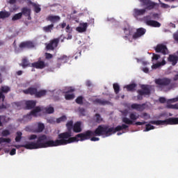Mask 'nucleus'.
<instances>
[{
    "instance_id": "40",
    "label": "nucleus",
    "mask_w": 178,
    "mask_h": 178,
    "mask_svg": "<svg viewBox=\"0 0 178 178\" xmlns=\"http://www.w3.org/2000/svg\"><path fill=\"white\" fill-rule=\"evenodd\" d=\"M65 98L67 101L74 99V94L65 93Z\"/></svg>"
},
{
    "instance_id": "16",
    "label": "nucleus",
    "mask_w": 178,
    "mask_h": 178,
    "mask_svg": "<svg viewBox=\"0 0 178 178\" xmlns=\"http://www.w3.org/2000/svg\"><path fill=\"white\" fill-rule=\"evenodd\" d=\"M45 129V125L42 122H38L37 127L33 129V133H42Z\"/></svg>"
},
{
    "instance_id": "26",
    "label": "nucleus",
    "mask_w": 178,
    "mask_h": 178,
    "mask_svg": "<svg viewBox=\"0 0 178 178\" xmlns=\"http://www.w3.org/2000/svg\"><path fill=\"white\" fill-rule=\"evenodd\" d=\"M54 24H51L50 25H47L42 28L43 31L45 33H51L52 30H54Z\"/></svg>"
},
{
    "instance_id": "2",
    "label": "nucleus",
    "mask_w": 178,
    "mask_h": 178,
    "mask_svg": "<svg viewBox=\"0 0 178 178\" xmlns=\"http://www.w3.org/2000/svg\"><path fill=\"white\" fill-rule=\"evenodd\" d=\"M72 137V132H64L58 135L56 140H49L47 141V135L42 134L38 137L36 142H29L31 149H40V148H49L52 147H59L60 145H67L70 140H65V138Z\"/></svg>"
},
{
    "instance_id": "36",
    "label": "nucleus",
    "mask_w": 178,
    "mask_h": 178,
    "mask_svg": "<svg viewBox=\"0 0 178 178\" xmlns=\"http://www.w3.org/2000/svg\"><path fill=\"white\" fill-rule=\"evenodd\" d=\"M17 136L15 137V141L16 143H20L22 140V136H23V134L21 131H17Z\"/></svg>"
},
{
    "instance_id": "56",
    "label": "nucleus",
    "mask_w": 178,
    "mask_h": 178,
    "mask_svg": "<svg viewBox=\"0 0 178 178\" xmlns=\"http://www.w3.org/2000/svg\"><path fill=\"white\" fill-rule=\"evenodd\" d=\"M145 123H147V122L143 121V122H136L135 123L136 126H143V124H145Z\"/></svg>"
},
{
    "instance_id": "42",
    "label": "nucleus",
    "mask_w": 178,
    "mask_h": 178,
    "mask_svg": "<svg viewBox=\"0 0 178 178\" xmlns=\"http://www.w3.org/2000/svg\"><path fill=\"white\" fill-rule=\"evenodd\" d=\"M67 118L66 117V115H63L56 119V122L60 123L61 122H65V120H67Z\"/></svg>"
},
{
    "instance_id": "5",
    "label": "nucleus",
    "mask_w": 178,
    "mask_h": 178,
    "mask_svg": "<svg viewBox=\"0 0 178 178\" xmlns=\"http://www.w3.org/2000/svg\"><path fill=\"white\" fill-rule=\"evenodd\" d=\"M141 90H138V95H137V99L138 101H142L143 96L146 95H151V86L149 85H141L140 86Z\"/></svg>"
},
{
    "instance_id": "55",
    "label": "nucleus",
    "mask_w": 178,
    "mask_h": 178,
    "mask_svg": "<svg viewBox=\"0 0 178 178\" xmlns=\"http://www.w3.org/2000/svg\"><path fill=\"white\" fill-rule=\"evenodd\" d=\"M45 58L46 59H52V58H54V56L49 53H45Z\"/></svg>"
},
{
    "instance_id": "10",
    "label": "nucleus",
    "mask_w": 178,
    "mask_h": 178,
    "mask_svg": "<svg viewBox=\"0 0 178 178\" xmlns=\"http://www.w3.org/2000/svg\"><path fill=\"white\" fill-rule=\"evenodd\" d=\"M31 67H35V69H45L48 67V64L45 63L44 60H38L35 63H31Z\"/></svg>"
},
{
    "instance_id": "8",
    "label": "nucleus",
    "mask_w": 178,
    "mask_h": 178,
    "mask_svg": "<svg viewBox=\"0 0 178 178\" xmlns=\"http://www.w3.org/2000/svg\"><path fill=\"white\" fill-rule=\"evenodd\" d=\"M129 118L127 117L122 118V123H124L122 124H125V126H127V124H134L133 121L137 120L138 119V115H136V114L131 113L129 115Z\"/></svg>"
},
{
    "instance_id": "38",
    "label": "nucleus",
    "mask_w": 178,
    "mask_h": 178,
    "mask_svg": "<svg viewBox=\"0 0 178 178\" xmlns=\"http://www.w3.org/2000/svg\"><path fill=\"white\" fill-rule=\"evenodd\" d=\"M114 92L115 94H119V91H120V86L118 83H113V85Z\"/></svg>"
},
{
    "instance_id": "46",
    "label": "nucleus",
    "mask_w": 178,
    "mask_h": 178,
    "mask_svg": "<svg viewBox=\"0 0 178 178\" xmlns=\"http://www.w3.org/2000/svg\"><path fill=\"white\" fill-rule=\"evenodd\" d=\"M167 108L168 109H178V104H168Z\"/></svg>"
},
{
    "instance_id": "41",
    "label": "nucleus",
    "mask_w": 178,
    "mask_h": 178,
    "mask_svg": "<svg viewBox=\"0 0 178 178\" xmlns=\"http://www.w3.org/2000/svg\"><path fill=\"white\" fill-rule=\"evenodd\" d=\"M83 96H79L75 99V102L78 104V105H83Z\"/></svg>"
},
{
    "instance_id": "30",
    "label": "nucleus",
    "mask_w": 178,
    "mask_h": 178,
    "mask_svg": "<svg viewBox=\"0 0 178 178\" xmlns=\"http://www.w3.org/2000/svg\"><path fill=\"white\" fill-rule=\"evenodd\" d=\"M136 87H137V84H136V83H131L129 85H127L125 86V88H127V91H135Z\"/></svg>"
},
{
    "instance_id": "18",
    "label": "nucleus",
    "mask_w": 178,
    "mask_h": 178,
    "mask_svg": "<svg viewBox=\"0 0 178 178\" xmlns=\"http://www.w3.org/2000/svg\"><path fill=\"white\" fill-rule=\"evenodd\" d=\"M145 24L147 26H150V27H160L161 23H159L158 21L155 20H146Z\"/></svg>"
},
{
    "instance_id": "35",
    "label": "nucleus",
    "mask_w": 178,
    "mask_h": 178,
    "mask_svg": "<svg viewBox=\"0 0 178 178\" xmlns=\"http://www.w3.org/2000/svg\"><path fill=\"white\" fill-rule=\"evenodd\" d=\"M10 105H9L8 103H2L0 104V113L3 111H5V109H8Z\"/></svg>"
},
{
    "instance_id": "24",
    "label": "nucleus",
    "mask_w": 178,
    "mask_h": 178,
    "mask_svg": "<svg viewBox=\"0 0 178 178\" xmlns=\"http://www.w3.org/2000/svg\"><path fill=\"white\" fill-rule=\"evenodd\" d=\"M165 65H166V61L163 60L161 62L153 64L152 65V69H159V67H161V66H165Z\"/></svg>"
},
{
    "instance_id": "12",
    "label": "nucleus",
    "mask_w": 178,
    "mask_h": 178,
    "mask_svg": "<svg viewBox=\"0 0 178 178\" xmlns=\"http://www.w3.org/2000/svg\"><path fill=\"white\" fill-rule=\"evenodd\" d=\"M154 49L158 54H163V55L168 54V47L165 44H157Z\"/></svg>"
},
{
    "instance_id": "28",
    "label": "nucleus",
    "mask_w": 178,
    "mask_h": 178,
    "mask_svg": "<svg viewBox=\"0 0 178 178\" xmlns=\"http://www.w3.org/2000/svg\"><path fill=\"white\" fill-rule=\"evenodd\" d=\"M58 62H60V63H67L69 60V57L66 55H63L60 58H58Z\"/></svg>"
},
{
    "instance_id": "47",
    "label": "nucleus",
    "mask_w": 178,
    "mask_h": 178,
    "mask_svg": "<svg viewBox=\"0 0 178 178\" xmlns=\"http://www.w3.org/2000/svg\"><path fill=\"white\" fill-rule=\"evenodd\" d=\"M1 135L3 137H8V136H10V131L8 129H5L2 131Z\"/></svg>"
},
{
    "instance_id": "44",
    "label": "nucleus",
    "mask_w": 178,
    "mask_h": 178,
    "mask_svg": "<svg viewBox=\"0 0 178 178\" xmlns=\"http://www.w3.org/2000/svg\"><path fill=\"white\" fill-rule=\"evenodd\" d=\"M1 117L2 123H8V122L10 120V118L8 117H6V115H1Z\"/></svg>"
},
{
    "instance_id": "49",
    "label": "nucleus",
    "mask_w": 178,
    "mask_h": 178,
    "mask_svg": "<svg viewBox=\"0 0 178 178\" xmlns=\"http://www.w3.org/2000/svg\"><path fill=\"white\" fill-rule=\"evenodd\" d=\"M140 118H142L143 119H145L147 120L148 119H150L151 116L148 113H143L142 114V115L140 116Z\"/></svg>"
},
{
    "instance_id": "33",
    "label": "nucleus",
    "mask_w": 178,
    "mask_h": 178,
    "mask_svg": "<svg viewBox=\"0 0 178 178\" xmlns=\"http://www.w3.org/2000/svg\"><path fill=\"white\" fill-rule=\"evenodd\" d=\"M22 17H23V13H19L15 14L13 17L12 20L13 22H16V20H20V19H22Z\"/></svg>"
},
{
    "instance_id": "23",
    "label": "nucleus",
    "mask_w": 178,
    "mask_h": 178,
    "mask_svg": "<svg viewBox=\"0 0 178 178\" xmlns=\"http://www.w3.org/2000/svg\"><path fill=\"white\" fill-rule=\"evenodd\" d=\"M19 65L20 66L23 67L24 69V67H29L31 66L27 58H24L22 60V63Z\"/></svg>"
},
{
    "instance_id": "43",
    "label": "nucleus",
    "mask_w": 178,
    "mask_h": 178,
    "mask_svg": "<svg viewBox=\"0 0 178 178\" xmlns=\"http://www.w3.org/2000/svg\"><path fill=\"white\" fill-rule=\"evenodd\" d=\"M154 129H155V127L151 125L150 124H147L145 125V129L144 131H149V130H154Z\"/></svg>"
},
{
    "instance_id": "4",
    "label": "nucleus",
    "mask_w": 178,
    "mask_h": 178,
    "mask_svg": "<svg viewBox=\"0 0 178 178\" xmlns=\"http://www.w3.org/2000/svg\"><path fill=\"white\" fill-rule=\"evenodd\" d=\"M24 94L26 95H34L35 98H42L47 95L46 90H40L38 91L37 88L29 87L26 90H23Z\"/></svg>"
},
{
    "instance_id": "60",
    "label": "nucleus",
    "mask_w": 178,
    "mask_h": 178,
    "mask_svg": "<svg viewBox=\"0 0 178 178\" xmlns=\"http://www.w3.org/2000/svg\"><path fill=\"white\" fill-rule=\"evenodd\" d=\"M10 155L13 156V155H16V149L13 148L11 149V151L10 152Z\"/></svg>"
},
{
    "instance_id": "31",
    "label": "nucleus",
    "mask_w": 178,
    "mask_h": 178,
    "mask_svg": "<svg viewBox=\"0 0 178 178\" xmlns=\"http://www.w3.org/2000/svg\"><path fill=\"white\" fill-rule=\"evenodd\" d=\"M0 91L3 94H8V92H10V87H9L8 86H3L1 87Z\"/></svg>"
},
{
    "instance_id": "22",
    "label": "nucleus",
    "mask_w": 178,
    "mask_h": 178,
    "mask_svg": "<svg viewBox=\"0 0 178 178\" xmlns=\"http://www.w3.org/2000/svg\"><path fill=\"white\" fill-rule=\"evenodd\" d=\"M94 104H98L99 105H109L111 102L108 100L101 99H96L94 100Z\"/></svg>"
},
{
    "instance_id": "52",
    "label": "nucleus",
    "mask_w": 178,
    "mask_h": 178,
    "mask_svg": "<svg viewBox=\"0 0 178 178\" xmlns=\"http://www.w3.org/2000/svg\"><path fill=\"white\" fill-rule=\"evenodd\" d=\"M159 58H161V56L159 54H153L152 60H158Z\"/></svg>"
},
{
    "instance_id": "59",
    "label": "nucleus",
    "mask_w": 178,
    "mask_h": 178,
    "mask_svg": "<svg viewBox=\"0 0 178 178\" xmlns=\"http://www.w3.org/2000/svg\"><path fill=\"white\" fill-rule=\"evenodd\" d=\"M159 101L161 104H165V102H166V99L165 97H160Z\"/></svg>"
},
{
    "instance_id": "57",
    "label": "nucleus",
    "mask_w": 178,
    "mask_h": 178,
    "mask_svg": "<svg viewBox=\"0 0 178 178\" xmlns=\"http://www.w3.org/2000/svg\"><path fill=\"white\" fill-rule=\"evenodd\" d=\"M14 105L17 106V108H22V102H14Z\"/></svg>"
},
{
    "instance_id": "63",
    "label": "nucleus",
    "mask_w": 178,
    "mask_h": 178,
    "mask_svg": "<svg viewBox=\"0 0 178 178\" xmlns=\"http://www.w3.org/2000/svg\"><path fill=\"white\" fill-rule=\"evenodd\" d=\"M90 140L91 141H99V138L93 136V137L90 138Z\"/></svg>"
},
{
    "instance_id": "50",
    "label": "nucleus",
    "mask_w": 178,
    "mask_h": 178,
    "mask_svg": "<svg viewBox=\"0 0 178 178\" xmlns=\"http://www.w3.org/2000/svg\"><path fill=\"white\" fill-rule=\"evenodd\" d=\"M38 136L35 134H31L28 137V140H35L37 139Z\"/></svg>"
},
{
    "instance_id": "29",
    "label": "nucleus",
    "mask_w": 178,
    "mask_h": 178,
    "mask_svg": "<svg viewBox=\"0 0 178 178\" xmlns=\"http://www.w3.org/2000/svg\"><path fill=\"white\" fill-rule=\"evenodd\" d=\"M42 111L45 112V113H48L49 115H51V113H54L55 112V109L52 106H48L42 108Z\"/></svg>"
},
{
    "instance_id": "11",
    "label": "nucleus",
    "mask_w": 178,
    "mask_h": 178,
    "mask_svg": "<svg viewBox=\"0 0 178 178\" xmlns=\"http://www.w3.org/2000/svg\"><path fill=\"white\" fill-rule=\"evenodd\" d=\"M145 33H147V29L144 28H138L136 29V32L134 33L132 38L134 40H137L138 38H140V37H143Z\"/></svg>"
},
{
    "instance_id": "58",
    "label": "nucleus",
    "mask_w": 178,
    "mask_h": 178,
    "mask_svg": "<svg viewBox=\"0 0 178 178\" xmlns=\"http://www.w3.org/2000/svg\"><path fill=\"white\" fill-rule=\"evenodd\" d=\"M0 99H2V103H3V101H5V95L1 92L0 90Z\"/></svg>"
},
{
    "instance_id": "1",
    "label": "nucleus",
    "mask_w": 178,
    "mask_h": 178,
    "mask_svg": "<svg viewBox=\"0 0 178 178\" xmlns=\"http://www.w3.org/2000/svg\"><path fill=\"white\" fill-rule=\"evenodd\" d=\"M129 129V125L122 124L118 125L115 128L109 127V125H99L97 128L92 131L91 130H88L84 133H81L77 134L75 137L70 136L67 138H65V141H70L67 144H72V143H76L79 141L78 138H80V141H86V140H90L91 137H95L97 136H105V137H109L112 134H115L116 131H120L121 130H126Z\"/></svg>"
},
{
    "instance_id": "15",
    "label": "nucleus",
    "mask_w": 178,
    "mask_h": 178,
    "mask_svg": "<svg viewBox=\"0 0 178 178\" xmlns=\"http://www.w3.org/2000/svg\"><path fill=\"white\" fill-rule=\"evenodd\" d=\"M26 109H34L35 108V105H37V102L35 100H27L25 102Z\"/></svg>"
},
{
    "instance_id": "45",
    "label": "nucleus",
    "mask_w": 178,
    "mask_h": 178,
    "mask_svg": "<svg viewBox=\"0 0 178 178\" xmlns=\"http://www.w3.org/2000/svg\"><path fill=\"white\" fill-rule=\"evenodd\" d=\"M66 127L68 130H72V129H73V121L70 120L67 122Z\"/></svg>"
},
{
    "instance_id": "17",
    "label": "nucleus",
    "mask_w": 178,
    "mask_h": 178,
    "mask_svg": "<svg viewBox=\"0 0 178 178\" xmlns=\"http://www.w3.org/2000/svg\"><path fill=\"white\" fill-rule=\"evenodd\" d=\"M19 48H34V43L31 41L22 42L19 44Z\"/></svg>"
},
{
    "instance_id": "14",
    "label": "nucleus",
    "mask_w": 178,
    "mask_h": 178,
    "mask_svg": "<svg viewBox=\"0 0 178 178\" xmlns=\"http://www.w3.org/2000/svg\"><path fill=\"white\" fill-rule=\"evenodd\" d=\"M131 109H135L138 112H143V111L145 109V104H138L134 103L131 105Z\"/></svg>"
},
{
    "instance_id": "20",
    "label": "nucleus",
    "mask_w": 178,
    "mask_h": 178,
    "mask_svg": "<svg viewBox=\"0 0 178 178\" xmlns=\"http://www.w3.org/2000/svg\"><path fill=\"white\" fill-rule=\"evenodd\" d=\"M87 27H88L87 22L80 24V26L76 28V31H79V33H84V31H87Z\"/></svg>"
},
{
    "instance_id": "27",
    "label": "nucleus",
    "mask_w": 178,
    "mask_h": 178,
    "mask_svg": "<svg viewBox=\"0 0 178 178\" xmlns=\"http://www.w3.org/2000/svg\"><path fill=\"white\" fill-rule=\"evenodd\" d=\"M10 16V13L8 11H0V19H8Z\"/></svg>"
},
{
    "instance_id": "39",
    "label": "nucleus",
    "mask_w": 178,
    "mask_h": 178,
    "mask_svg": "<svg viewBox=\"0 0 178 178\" xmlns=\"http://www.w3.org/2000/svg\"><path fill=\"white\" fill-rule=\"evenodd\" d=\"M33 9L35 13H40L41 12V6L38 4H33Z\"/></svg>"
},
{
    "instance_id": "51",
    "label": "nucleus",
    "mask_w": 178,
    "mask_h": 178,
    "mask_svg": "<svg viewBox=\"0 0 178 178\" xmlns=\"http://www.w3.org/2000/svg\"><path fill=\"white\" fill-rule=\"evenodd\" d=\"M33 114H31V111L30 112V113L26 115L25 116H24V119H27V120H31Z\"/></svg>"
},
{
    "instance_id": "32",
    "label": "nucleus",
    "mask_w": 178,
    "mask_h": 178,
    "mask_svg": "<svg viewBox=\"0 0 178 178\" xmlns=\"http://www.w3.org/2000/svg\"><path fill=\"white\" fill-rule=\"evenodd\" d=\"M15 147L17 149H19V148H26V149H31L30 142L25 144V145H16Z\"/></svg>"
},
{
    "instance_id": "64",
    "label": "nucleus",
    "mask_w": 178,
    "mask_h": 178,
    "mask_svg": "<svg viewBox=\"0 0 178 178\" xmlns=\"http://www.w3.org/2000/svg\"><path fill=\"white\" fill-rule=\"evenodd\" d=\"M69 92H74V89L70 88L68 90L65 92V94H69Z\"/></svg>"
},
{
    "instance_id": "7",
    "label": "nucleus",
    "mask_w": 178,
    "mask_h": 178,
    "mask_svg": "<svg viewBox=\"0 0 178 178\" xmlns=\"http://www.w3.org/2000/svg\"><path fill=\"white\" fill-rule=\"evenodd\" d=\"M172 83V79L169 78H162L155 79V83L160 87H168Z\"/></svg>"
},
{
    "instance_id": "21",
    "label": "nucleus",
    "mask_w": 178,
    "mask_h": 178,
    "mask_svg": "<svg viewBox=\"0 0 178 178\" xmlns=\"http://www.w3.org/2000/svg\"><path fill=\"white\" fill-rule=\"evenodd\" d=\"M73 130L74 133H81V122H77L74 124Z\"/></svg>"
},
{
    "instance_id": "62",
    "label": "nucleus",
    "mask_w": 178,
    "mask_h": 178,
    "mask_svg": "<svg viewBox=\"0 0 178 178\" xmlns=\"http://www.w3.org/2000/svg\"><path fill=\"white\" fill-rule=\"evenodd\" d=\"M161 8H163L164 9H167V8H169V5L164 3H161Z\"/></svg>"
},
{
    "instance_id": "34",
    "label": "nucleus",
    "mask_w": 178,
    "mask_h": 178,
    "mask_svg": "<svg viewBox=\"0 0 178 178\" xmlns=\"http://www.w3.org/2000/svg\"><path fill=\"white\" fill-rule=\"evenodd\" d=\"M38 112H41V107L40 106L35 107L33 110L31 111V115H33V116H37V113H38Z\"/></svg>"
},
{
    "instance_id": "19",
    "label": "nucleus",
    "mask_w": 178,
    "mask_h": 178,
    "mask_svg": "<svg viewBox=\"0 0 178 178\" xmlns=\"http://www.w3.org/2000/svg\"><path fill=\"white\" fill-rule=\"evenodd\" d=\"M21 13H22V15H24V16H25L26 17H28L29 20L31 19V17L30 16L31 13V10H30L29 8L24 7L23 8H22Z\"/></svg>"
},
{
    "instance_id": "25",
    "label": "nucleus",
    "mask_w": 178,
    "mask_h": 178,
    "mask_svg": "<svg viewBox=\"0 0 178 178\" xmlns=\"http://www.w3.org/2000/svg\"><path fill=\"white\" fill-rule=\"evenodd\" d=\"M169 62H172V66H175L177 63L178 57L173 55H170L168 57Z\"/></svg>"
},
{
    "instance_id": "6",
    "label": "nucleus",
    "mask_w": 178,
    "mask_h": 178,
    "mask_svg": "<svg viewBox=\"0 0 178 178\" xmlns=\"http://www.w3.org/2000/svg\"><path fill=\"white\" fill-rule=\"evenodd\" d=\"M149 123L151 124H156V126H162L163 124H178V118H170L165 120H152Z\"/></svg>"
},
{
    "instance_id": "54",
    "label": "nucleus",
    "mask_w": 178,
    "mask_h": 178,
    "mask_svg": "<svg viewBox=\"0 0 178 178\" xmlns=\"http://www.w3.org/2000/svg\"><path fill=\"white\" fill-rule=\"evenodd\" d=\"M173 39L176 42H178V31L173 33Z\"/></svg>"
},
{
    "instance_id": "48",
    "label": "nucleus",
    "mask_w": 178,
    "mask_h": 178,
    "mask_svg": "<svg viewBox=\"0 0 178 178\" xmlns=\"http://www.w3.org/2000/svg\"><path fill=\"white\" fill-rule=\"evenodd\" d=\"M95 118L97 123H101V122H102V118H101V115H99V113H97L95 115Z\"/></svg>"
},
{
    "instance_id": "37",
    "label": "nucleus",
    "mask_w": 178,
    "mask_h": 178,
    "mask_svg": "<svg viewBox=\"0 0 178 178\" xmlns=\"http://www.w3.org/2000/svg\"><path fill=\"white\" fill-rule=\"evenodd\" d=\"M12 140L9 138H0V144H3V143H7V144H10Z\"/></svg>"
},
{
    "instance_id": "3",
    "label": "nucleus",
    "mask_w": 178,
    "mask_h": 178,
    "mask_svg": "<svg viewBox=\"0 0 178 178\" xmlns=\"http://www.w3.org/2000/svg\"><path fill=\"white\" fill-rule=\"evenodd\" d=\"M140 2H142L143 6H145V8L143 9L134 8L133 11L134 17L137 18L140 17V16H144L147 10H152V9L158 6L157 3L153 2L151 0H140Z\"/></svg>"
},
{
    "instance_id": "13",
    "label": "nucleus",
    "mask_w": 178,
    "mask_h": 178,
    "mask_svg": "<svg viewBox=\"0 0 178 178\" xmlns=\"http://www.w3.org/2000/svg\"><path fill=\"white\" fill-rule=\"evenodd\" d=\"M46 20L47 22H50L51 24H54L55 23H58V22H60V17H59V15H50L47 17Z\"/></svg>"
},
{
    "instance_id": "53",
    "label": "nucleus",
    "mask_w": 178,
    "mask_h": 178,
    "mask_svg": "<svg viewBox=\"0 0 178 178\" xmlns=\"http://www.w3.org/2000/svg\"><path fill=\"white\" fill-rule=\"evenodd\" d=\"M79 111L82 116H86V109H84V108H80Z\"/></svg>"
},
{
    "instance_id": "9",
    "label": "nucleus",
    "mask_w": 178,
    "mask_h": 178,
    "mask_svg": "<svg viewBox=\"0 0 178 178\" xmlns=\"http://www.w3.org/2000/svg\"><path fill=\"white\" fill-rule=\"evenodd\" d=\"M59 44V38H54L50 40L49 43L46 45V49L47 51H54L55 48L58 47Z\"/></svg>"
},
{
    "instance_id": "61",
    "label": "nucleus",
    "mask_w": 178,
    "mask_h": 178,
    "mask_svg": "<svg viewBox=\"0 0 178 178\" xmlns=\"http://www.w3.org/2000/svg\"><path fill=\"white\" fill-rule=\"evenodd\" d=\"M177 101H178V97H176V98L170 99V100H168V102L173 103V102H177Z\"/></svg>"
}]
</instances>
